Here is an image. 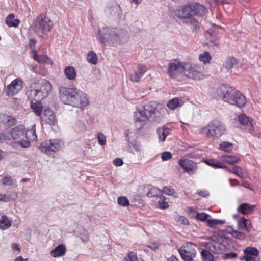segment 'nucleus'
<instances>
[{
	"label": "nucleus",
	"instance_id": "36",
	"mask_svg": "<svg viewBox=\"0 0 261 261\" xmlns=\"http://www.w3.org/2000/svg\"><path fill=\"white\" fill-rule=\"evenodd\" d=\"M223 245L218 242H214L209 247L210 250L215 254H220L223 251Z\"/></svg>",
	"mask_w": 261,
	"mask_h": 261
},
{
	"label": "nucleus",
	"instance_id": "62",
	"mask_svg": "<svg viewBox=\"0 0 261 261\" xmlns=\"http://www.w3.org/2000/svg\"><path fill=\"white\" fill-rule=\"evenodd\" d=\"M10 200V198L5 195H2L0 194V201H4V202H8Z\"/></svg>",
	"mask_w": 261,
	"mask_h": 261
},
{
	"label": "nucleus",
	"instance_id": "5",
	"mask_svg": "<svg viewBox=\"0 0 261 261\" xmlns=\"http://www.w3.org/2000/svg\"><path fill=\"white\" fill-rule=\"evenodd\" d=\"M225 131V127L223 124L219 121H214L201 129V133L207 137L213 138H219L222 136Z\"/></svg>",
	"mask_w": 261,
	"mask_h": 261
},
{
	"label": "nucleus",
	"instance_id": "45",
	"mask_svg": "<svg viewBox=\"0 0 261 261\" xmlns=\"http://www.w3.org/2000/svg\"><path fill=\"white\" fill-rule=\"evenodd\" d=\"M138 257L136 253L131 251L129 252L126 256L124 258L123 261H137Z\"/></svg>",
	"mask_w": 261,
	"mask_h": 261
},
{
	"label": "nucleus",
	"instance_id": "48",
	"mask_svg": "<svg viewBox=\"0 0 261 261\" xmlns=\"http://www.w3.org/2000/svg\"><path fill=\"white\" fill-rule=\"evenodd\" d=\"M11 141L9 133L7 134L4 133H0V143H9Z\"/></svg>",
	"mask_w": 261,
	"mask_h": 261
},
{
	"label": "nucleus",
	"instance_id": "41",
	"mask_svg": "<svg viewBox=\"0 0 261 261\" xmlns=\"http://www.w3.org/2000/svg\"><path fill=\"white\" fill-rule=\"evenodd\" d=\"M201 256L203 261H213V255L207 250H202Z\"/></svg>",
	"mask_w": 261,
	"mask_h": 261
},
{
	"label": "nucleus",
	"instance_id": "54",
	"mask_svg": "<svg viewBox=\"0 0 261 261\" xmlns=\"http://www.w3.org/2000/svg\"><path fill=\"white\" fill-rule=\"evenodd\" d=\"M36 40L35 39H31L29 41V46L31 49L32 54L36 52Z\"/></svg>",
	"mask_w": 261,
	"mask_h": 261
},
{
	"label": "nucleus",
	"instance_id": "18",
	"mask_svg": "<svg viewBox=\"0 0 261 261\" xmlns=\"http://www.w3.org/2000/svg\"><path fill=\"white\" fill-rule=\"evenodd\" d=\"M24 130L25 127L22 125H18L12 128L9 133L11 140L12 139L15 140L20 139L23 136Z\"/></svg>",
	"mask_w": 261,
	"mask_h": 261
},
{
	"label": "nucleus",
	"instance_id": "61",
	"mask_svg": "<svg viewBox=\"0 0 261 261\" xmlns=\"http://www.w3.org/2000/svg\"><path fill=\"white\" fill-rule=\"evenodd\" d=\"M30 140H22L21 142H20L19 144L21 145V146L23 148H28L30 147L31 143H30Z\"/></svg>",
	"mask_w": 261,
	"mask_h": 261
},
{
	"label": "nucleus",
	"instance_id": "13",
	"mask_svg": "<svg viewBox=\"0 0 261 261\" xmlns=\"http://www.w3.org/2000/svg\"><path fill=\"white\" fill-rule=\"evenodd\" d=\"M76 88L61 87L59 89L60 99L64 104L70 105V103H74L72 101V98L75 94Z\"/></svg>",
	"mask_w": 261,
	"mask_h": 261
},
{
	"label": "nucleus",
	"instance_id": "25",
	"mask_svg": "<svg viewBox=\"0 0 261 261\" xmlns=\"http://www.w3.org/2000/svg\"><path fill=\"white\" fill-rule=\"evenodd\" d=\"M66 248L64 245L60 244L50 252V254L54 257L63 256L65 254Z\"/></svg>",
	"mask_w": 261,
	"mask_h": 261
},
{
	"label": "nucleus",
	"instance_id": "10",
	"mask_svg": "<svg viewBox=\"0 0 261 261\" xmlns=\"http://www.w3.org/2000/svg\"><path fill=\"white\" fill-rule=\"evenodd\" d=\"M61 147V143L57 140H45L42 142L40 146L41 152L48 155L51 152H56Z\"/></svg>",
	"mask_w": 261,
	"mask_h": 261
},
{
	"label": "nucleus",
	"instance_id": "22",
	"mask_svg": "<svg viewBox=\"0 0 261 261\" xmlns=\"http://www.w3.org/2000/svg\"><path fill=\"white\" fill-rule=\"evenodd\" d=\"M43 119L46 123L50 125H54L56 122L55 115L51 110H46L44 111Z\"/></svg>",
	"mask_w": 261,
	"mask_h": 261
},
{
	"label": "nucleus",
	"instance_id": "30",
	"mask_svg": "<svg viewBox=\"0 0 261 261\" xmlns=\"http://www.w3.org/2000/svg\"><path fill=\"white\" fill-rule=\"evenodd\" d=\"M66 77L70 80H74L76 77V73L74 68L71 66L66 67L64 71Z\"/></svg>",
	"mask_w": 261,
	"mask_h": 261
},
{
	"label": "nucleus",
	"instance_id": "23",
	"mask_svg": "<svg viewBox=\"0 0 261 261\" xmlns=\"http://www.w3.org/2000/svg\"><path fill=\"white\" fill-rule=\"evenodd\" d=\"M238 227L239 229H244L247 232H249L252 228L251 222L249 219L241 218L238 221Z\"/></svg>",
	"mask_w": 261,
	"mask_h": 261
},
{
	"label": "nucleus",
	"instance_id": "8",
	"mask_svg": "<svg viewBox=\"0 0 261 261\" xmlns=\"http://www.w3.org/2000/svg\"><path fill=\"white\" fill-rule=\"evenodd\" d=\"M186 63L177 59L172 60L168 64L167 74L170 78L175 79L180 74H184Z\"/></svg>",
	"mask_w": 261,
	"mask_h": 261
},
{
	"label": "nucleus",
	"instance_id": "47",
	"mask_svg": "<svg viewBox=\"0 0 261 261\" xmlns=\"http://www.w3.org/2000/svg\"><path fill=\"white\" fill-rule=\"evenodd\" d=\"M223 223L224 222L220 220L209 219L207 221V225L211 228H214L216 225Z\"/></svg>",
	"mask_w": 261,
	"mask_h": 261
},
{
	"label": "nucleus",
	"instance_id": "14",
	"mask_svg": "<svg viewBox=\"0 0 261 261\" xmlns=\"http://www.w3.org/2000/svg\"><path fill=\"white\" fill-rule=\"evenodd\" d=\"M179 165L182 168L184 172L189 175H193L197 169V165L194 161L187 159H180Z\"/></svg>",
	"mask_w": 261,
	"mask_h": 261
},
{
	"label": "nucleus",
	"instance_id": "63",
	"mask_svg": "<svg viewBox=\"0 0 261 261\" xmlns=\"http://www.w3.org/2000/svg\"><path fill=\"white\" fill-rule=\"evenodd\" d=\"M198 193L199 195L204 197H206L209 195V193L206 191H200Z\"/></svg>",
	"mask_w": 261,
	"mask_h": 261
},
{
	"label": "nucleus",
	"instance_id": "49",
	"mask_svg": "<svg viewBox=\"0 0 261 261\" xmlns=\"http://www.w3.org/2000/svg\"><path fill=\"white\" fill-rule=\"evenodd\" d=\"M117 202L118 204L122 206H126L129 205V202L127 198L125 196H121L118 198Z\"/></svg>",
	"mask_w": 261,
	"mask_h": 261
},
{
	"label": "nucleus",
	"instance_id": "19",
	"mask_svg": "<svg viewBox=\"0 0 261 261\" xmlns=\"http://www.w3.org/2000/svg\"><path fill=\"white\" fill-rule=\"evenodd\" d=\"M184 100L179 97H174L168 102L167 107L170 110H174L176 109L181 107L184 105Z\"/></svg>",
	"mask_w": 261,
	"mask_h": 261
},
{
	"label": "nucleus",
	"instance_id": "9",
	"mask_svg": "<svg viewBox=\"0 0 261 261\" xmlns=\"http://www.w3.org/2000/svg\"><path fill=\"white\" fill-rule=\"evenodd\" d=\"M194 244L188 242L178 249L179 253L184 261H191L195 257L196 250Z\"/></svg>",
	"mask_w": 261,
	"mask_h": 261
},
{
	"label": "nucleus",
	"instance_id": "4",
	"mask_svg": "<svg viewBox=\"0 0 261 261\" xmlns=\"http://www.w3.org/2000/svg\"><path fill=\"white\" fill-rule=\"evenodd\" d=\"M97 37L101 44L108 43L111 45H113L116 42L120 41V38L115 30L108 27L99 29Z\"/></svg>",
	"mask_w": 261,
	"mask_h": 261
},
{
	"label": "nucleus",
	"instance_id": "59",
	"mask_svg": "<svg viewBox=\"0 0 261 261\" xmlns=\"http://www.w3.org/2000/svg\"><path fill=\"white\" fill-rule=\"evenodd\" d=\"M237 256V253H236L234 252H229V253H225L223 256V258L224 259H231V258H236Z\"/></svg>",
	"mask_w": 261,
	"mask_h": 261
},
{
	"label": "nucleus",
	"instance_id": "52",
	"mask_svg": "<svg viewBox=\"0 0 261 261\" xmlns=\"http://www.w3.org/2000/svg\"><path fill=\"white\" fill-rule=\"evenodd\" d=\"M97 140L98 143L101 145H103L106 143V138L104 134L102 133H99L97 134Z\"/></svg>",
	"mask_w": 261,
	"mask_h": 261
},
{
	"label": "nucleus",
	"instance_id": "17",
	"mask_svg": "<svg viewBox=\"0 0 261 261\" xmlns=\"http://www.w3.org/2000/svg\"><path fill=\"white\" fill-rule=\"evenodd\" d=\"M190 4L192 10L193 16L202 17L206 14L207 10L204 5L195 2L190 3Z\"/></svg>",
	"mask_w": 261,
	"mask_h": 261
},
{
	"label": "nucleus",
	"instance_id": "24",
	"mask_svg": "<svg viewBox=\"0 0 261 261\" xmlns=\"http://www.w3.org/2000/svg\"><path fill=\"white\" fill-rule=\"evenodd\" d=\"M1 119L3 124L10 127L14 126L17 122V120L15 118L6 114H2Z\"/></svg>",
	"mask_w": 261,
	"mask_h": 261
},
{
	"label": "nucleus",
	"instance_id": "33",
	"mask_svg": "<svg viewBox=\"0 0 261 261\" xmlns=\"http://www.w3.org/2000/svg\"><path fill=\"white\" fill-rule=\"evenodd\" d=\"M148 191L146 193V196L148 197L160 196L162 195L161 190L155 187H149L147 188Z\"/></svg>",
	"mask_w": 261,
	"mask_h": 261
},
{
	"label": "nucleus",
	"instance_id": "32",
	"mask_svg": "<svg viewBox=\"0 0 261 261\" xmlns=\"http://www.w3.org/2000/svg\"><path fill=\"white\" fill-rule=\"evenodd\" d=\"M220 158L223 162L229 164H234L237 163L240 160V158L235 155H222Z\"/></svg>",
	"mask_w": 261,
	"mask_h": 261
},
{
	"label": "nucleus",
	"instance_id": "3",
	"mask_svg": "<svg viewBox=\"0 0 261 261\" xmlns=\"http://www.w3.org/2000/svg\"><path fill=\"white\" fill-rule=\"evenodd\" d=\"M52 87L51 83L45 79L35 80L27 92V96L30 100H42L51 91Z\"/></svg>",
	"mask_w": 261,
	"mask_h": 261
},
{
	"label": "nucleus",
	"instance_id": "1",
	"mask_svg": "<svg viewBox=\"0 0 261 261\" xmlns=\"http://www.w3.org/2000/svg\"><path fill=\"white\" fill-rule=\"evenodd\" d=\"M144 109L135 113V120L136 123H140L138 129L141 128L145 124V121L151 118L154 121L160 120L163 116L165 108L162 105L155 101H149L144 106Z\"/></svg>",
	"mask_w": 261,
	"mask_h": 261
},
{
	"label": "nucleus",
	"instance_id": "29",
	"mask_svg": "<svg viewBox=\"0 0 261 261\" xmlns=\"http://www.w3.org/2000/svg\"><path fill=\"white\" fill-rule=\"evenodd\" d=\"M171 133V129L165 126L160 127L157 129V134L159 140L165 141L167 136Z\"/></svg>",
	"mask_w": 261,
	"mask_h": 261
},
{
	"label": "nucleus",
	"instance_id": "51",
	"mask_svg": "<svg viewBox=\"0 0 261 261\" xmlns=\"http://www.w3.org/2000/svg\"><path fill=\"white\" fill-rule=\"evenodd\" d=\"M147 69L145 65L142 64H139L138 65L137 71V72L140 74V75L143 76L144 74L147 71Z\"/></svg>",
	"mask_w": 261,
	"mask_h": 261
},
{
	"label": "nucleus",
	"instance_id": "57",
	"mask_svg": "<svg viewBox=\"0 0 261 261\" xmlns=\"http://www.w3.org/2000/svg\"><path fill=\"white\" fill-rule=\"evenodd\" d=\"M172 158V154L169 152H164L161 154V158L163 161H167Z\"/></svg>",
	"mask_w": 261,
	"mask_h": 261
},
{
	"label": "nucleus",
	"instance_id": "34",
	"mask_svg": "<svg viewBox=\"0 0 261 261\" xmlns=\"http://www.w3.org/2000/svg\"><path fill=\"white\" fill-rule=\"evenodd\" d=\"M252 119L249 117H248L245 114L242 113L238 116V121L242 125H246L250 124L251 126L252 125Z\"/></svg>",
	"mask_w": 261,
	"mask_h": 261
},
{
	"label": "nucleus",
	"instance_id": "37",
	"mask_svg": "<svg viewBox=\"0 0 261 261\" xmlns=\"http://www.w3.org/2000/svg\"><path fill=\"white\" fill-rule=\"evenodd\" d=\"M237 61L233 57H228L224 64V67L227 69H232L234 65L237 64Z\"/></svg>",
	"mask_w": 261,
	"mask_h": 261
},
{
	"label": "nucleus",
	"instance_id": "28",
	"mask_svg": "<svg viewBox=\"0 0 261 261\" xmlns=\"http://www.w3.org/2000/svg\"><path fill=\"white\" fill-rule=\"evenodd\" d=\"M204 162L208 166L217 169V168H225L226 167L224 164L220 162H219L216 159H209L204 161Z\"/></svg>",
	"mask_w": 261,
	"mask_h": 261
},
{
	"label": "nucleus",
	"instance_id": "38",
	"mask_svg": "<svg viewBox=\"0 0 261 261\" xmlns=\"http://www.w3.org/2000/svg\"><path fill=\"white\" fill-rule=\"evenodd\" d=\"M199 60L200 61L202 62L204 64H209L212 60V57L209 52L204 51L199 55Z\"/></svg>",
	"mask_w": 261,
	"mask_h": 261
},
{
	"label": "nucleus",
	"instance_id": "58",
	"mask_svg": "<svg viewBox=\"0 0 261 261\" xmlns=\"http://www.w3.org/2000/svg\"><path fill=\"white\" fill-rule=\"evenodd\" d=\"M177 221L185 225L189 224L188 220L185 217L182 216H179L178 217Z\"/></svg>",
	"mask_w": 261,
	"mask_h": 261
},
{
	"label": "nucleus",
	"instance_id": "2",
	"mask_svg": "<svg viewBox=\"0 0 261 261\" xmlns=\"http://www.w3.org/2000/svg\"><path fill=\"white\" fill-rule=\"evenodd\" d=\"M217 93L224 102L238 108L244 107L246 103V97L234 87L222 84L218 88Z\"/></svg>",
	"mask_w": 261,
	"mask_h": 261
},
{
	"label": "nucleus",
	"instance_id": "21",
	"mask_svg": "<svg viewBox=\"0 0 261 261\" xmlns=\"http://www.w3.org/2000/svg\"><path fill=\"white\" fill-rule=\"evenodd\" d=\"M255 209V205L249 203H244L239 205L237 208L238 212L244 215L252 213Z\"/></svg>",
	"mask_w": 261,
	"mask_h": 261
},
{
	"label": "nucleus",
	"instance_id": "43",
	"mask_svg": "<svg viewBox=\"0 0 261 261\" xmlns=\"http://www.w3.org/2000/svg\"><path fill=\"white\" fill-rule=\"evenodd\" d=\"M160 200L158 201V207L160 209L164 210L168 208L169 204L166 200V197L162 195L159 196Z\"/></svg>",
	"mask_w": 261,
	"mask_h": 261
},
{
	"label": "nucleus",
	"instance_id": "11",
	"mask_svg": "<svg viewBox=\"0 0 261 261\" xmlns=\"http://www.w3.org/2000/svg\"><path fill=\"white\" fill-rule=\"evenodd\" d=\"M75 93L71 99L72 101H75V102L70 103V105L82 108L89 105L87 95L85 93L77 89H75Z\"/></svg>",
	"mask_w": 261,
	"mask_h": 261
},
{
	"label": "nucleus",
	"instance_id": "31",
	"mask_svg": "<svg viewBox=\"0 0 261 261\" xmlns=\"http://www.w3.org/2000/svg\"><path fill=\"white\" fill-rule=\"evenodd\" d=\"M26 138L31 141H33L37 140V136L35 130V125L31 126V128L28 129L25 132Z\"/></svg>",
	"mask_w": 261,
	"mask_h": 261
},
{
	"label": "nucleus",
	"instance_id": "44",
	"mask_svg": "<svg viewBox=\"0 0 261 261\" xmlns=\"http://www.w3.org/2000/svg\"><path fill=\"white\" fill-rule=\"evenodd\" d=\"M233 171H229L230 172L235 174L238 176L243 178L244 177V174L243 171V169L241 167L238 166H235L232 168Z\"/></svg>",
	"mask_w": 261,
	"mask_h": 261
},
{
	"label": "nucleus",
	"instance_id": "7",
	"mask_svg": "<svg viewBox=\"0 0 261 261\" xmlns=\"http://www.w3.org/2000/svg\"><path fill=\"white\" fill-rule=\"evenodd\" d=\"M204 67L198 64L186 63L184 75L194 80H200L203 77Z\"/></svg>",
	"mask_w": 261,
	"mask_h": 261
},
{
	"label": "nucleus",
	"instance_id": "55",
	"mask_svg": "<svg viewBox=\"0 0 261 261\" xmlns=\"http://www.w3.org/2000/svg\"><path fill=\"white\" fill-rule=\"evenodd\" d=\"M208 215L205 213H197V215L196 216V218L200 221H205Z\"/></svg>",
	"mask_w": 261,
	"mask_h": 261
},
{
	"label": "nucleus",
	"instance_id": "42",
	"mask_svg": "<svg viewBox=\"0 0 261 261\" xmlns=\"http://www.w3.org/2000/svg\"><path fill=\"white\" fill-rule=\"evenodd\" d=\"M162 191V193H163L165 195H168V196H173L174 197L176 198L177 196V195H175V194H176V191L175 189L172 188L170 186H165L163 187Z\"/></svg>",
	"mask_w": 261,
	"mask_h": 261
},
{
	"label": "nucleus",
	"instance_id": "6",
	"mask_svg": "<svg viewBox=\"0 0 261 261\" xmlns=\"http://www.w3.org/2000/svg\"><path fill=\"white\" fill-rule=\"evenodd\" d=\"M53 22L44 14H41L36 19L34 30L37 33L45 34L50 32L53 27Z\"/></svg>",
	"mask_w": 261,
	"mask_h": 261
},
{
	"label": "nucleus",
	"instance_id": "60",
	"mask_svg": "<svg viewBox=\"0 0 261 261\" xmlns=\"http://www.w3.org/2000/svg\"><path fill=\"white\" fill-rule=\"evenodd\" d=\"M113 163L116 166H120L123 164V161L121 159L117 158L113 160Z\"/></svg>",
	"mask_w": 261,
	"mask_h": 261
},
{
	"label": "nucleus",
	"instance_id": "40",
	"mask_svg": "<svg viewBox=\"0 0 261 261\" xmlns=\"http://www.w3.org/2000/svg\"><path fill=\"white\" fill-rule=\"evenodd\" d=\"M87 61L92 64L95 65L97 63L98 59L97 55L93 51H90L87 56Z\"/></svg>",
	"mask_w": 261,
	"mask_h": 261
},
{
	"label": "nucleus",
	"instance_id": "26",
	"mask_svg": "<svg viewBox=\"0 0 261 261\" xmlns=\"http://www.w3.org/2000/svg\"><path fill=\"white\" fill-rule=\"evenodd\" d=\"M41 100H31V108L33 110L35 114L37 116H40L42 112V105L40 102Z\"/></svg>",
	"mask_w": 261,
	"mask_h": 261
},
{
	"label": "nucleus",
	"instance_id": "50",
	"mask_svg": "<svg viewBox=\"0 0 261 261\" xmlns=\"http://www.w3.org/2000/svg\"><path fill=\"white\" fill-rule=\"evenodd\" d=\"M188 21L193 27L194 30L197 31L199 28V23L197 19L192 17Z\"/></svg>",
	"mask_w": 261,
	"mask_h": 261
},
{
	"label": "nucleus",
	"instance_id": "27",
	"mask_svg": "<svg viewBox=\"0 0 261 261\" xmlns=\"http://www.w3.org/2000/svg\"><path fill=\"white\" fill-rule=\"evenodd\" d=\"M6 23L9 27H17L20 24V20L15 18L13 14H9L6 18Z\"/></svg>",
	"mask_w": 261,
	"mask_h": 261
},
{
	"label": "nucleus",
	"instance_id": "20",
	"mask_svg": "<svg viewBox=\"0 0 261 261\" xmlns=\"http://www.w3.org/2000/svg\"><path fill=\"white\" fill-rule=\"evenodd\" d=\"M33 59L39 63H46L49 65H53V60L48 56L42 55H39L37 54V51L32 54Z\"/></svg>",
	"mask_w": 261,
	"mask_h": 261
},
{
	"label": "nucleus",
	"instance_id": "15",
	"mask_svg": "<svg viewBox=\"0 0 261 261\" xmlns=\"http://www.w3.org/2000/svg\"><path fill=\"white\" fill-rule=\"evenodd\" d=\"M243 259L245 261H259V251L255 247H248L243 250Z\"/></svg>",
	"mask_w": 261,
	"mask_h": 261
},
{
	"label": "nucleus",
	"instance_id": "56",
	"mask_svg": "<svg viewBox=\"0 0 261 261\" xmlns=\"http://www.w3.org/2000/svg\"><path fill=\"white\" fill-rule=\"evenodd\" d=\"M13 182L12 178L10 176H6L3 179V184L5 185H12Z\"/></svg>",
	"mask_w": 261,
	"mask_h": 261
},
{
	"label": "nucleus",
	"instance_id": "46",
	"mask_svg": "<svg viewBox=\"0 0 261 261\" xmlns=\"http://www.w3.org/2000/svg\"><path fill=\"white\" fill-rule=\"evenodd\" d=\"M230 233L235 238L242 240L245 238V235L242 232H240L237 230L232 229L231 231H230Z\"/></svg>",
	"mask_w": 261,
	"mask_h": 261
},
{
	"label": "nucleus",
	"instance_id": "64",
	"mask_svg": "<svg viewBox=\"0 0 261 261\" xmlns=\"http://www.w3.org/2000/svg\"><path fill=\"white\" fill-rule=\"evenodd\" d=\"M12 248H13L14 251H17L18 252H20V249L19 248L18 245L16 243L12 244Z\"/></svg>",
	"mask_w": 261,
	"mask_h": 261
},
{
	"label": "nucleus",
	"instance_id": "12",
	"mask_svg": "<svg viewBox=\"0 0 261 261\" xmlns=\"http://www.w3.org/2000/svg\"><path fill=\"white\" fill-rule=\"evenodd\" d=\"M175 14L183 22H188V20L193 17L190 3L182 5L175 11Z\"/></svg>",
	"mask_w": 261,
	"mask_h": 261
},
{
	"label": "nucleus",
	"instance_id": "35",
	"mask_svg": "<svg viewBox=\"0 0 261 261\" xmlns=\"http://www.w3.org/2000/svg\"><path fill=\"white\" fill-rule=\"evenodd\" d=\"M232 148L233 144L232 143L223 141L219 144V149L225 152H230Z\"/></svg>",
	"mask_w": 261,
	"mask_h": 261
},
{
	"label": "nucleus",
	"instance_id": "53",
	"mask_svg": "<svg viewBox=\"0 0 261 261\" xmlns=\"http://www.w3.org/2000/svg\"><path fill=\"white\" fill-rule=\"evenodd\" d=\"M142 76L140 75L137 71L130 75V80L133 82H138Z\"/></svg>",
	"mask_w": 261,
	"mask_h": 261
},
{
	"label": "nucleus",
	"instance_id": "16",
	"mask_svg": "<svg viewBox=\"0 0 261 261\" xmlns=\"http://www.w3.org/2000/svg\"><path fill=\"white\" fill-rule=\"evenodd\" d=\"M23 82L21 80L16 79L11 82L6 88V92L8 95H13L18 93L22 88Z\"/></svg>",
	"mask_w": 261,
	"mask_h": 261
},
{
	"label": "nucleus",
	"instance_id": "39",
	"mask_svg": "<svg viewBox=\"0 0 261 261\" xmlns=\"http://www.w3.org/2000/svg\"><path fill=\"white\" fill-rule=\"evenodd\" d=\"M11 226V222L8 217L4 215L0 219V228L3 229L8 228Z\"/></svg>",
	"mask_w": 261,
	"mask_h": 261
}]
</instances>
